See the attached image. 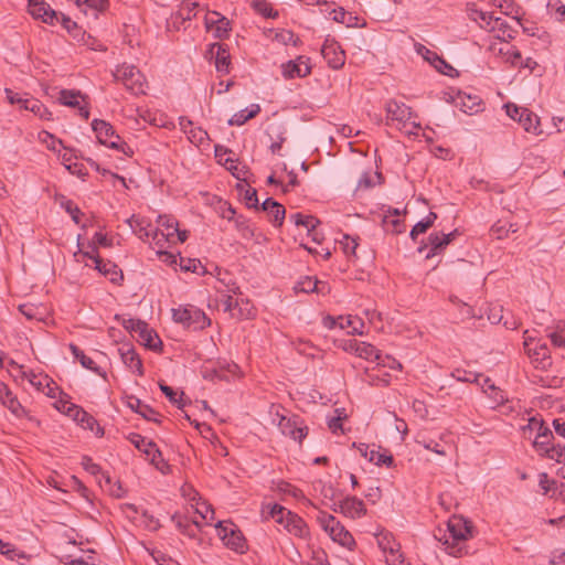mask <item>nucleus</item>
Returning a JSON list of instances; mask_svg holds the SVG:
<instances>
[{
	"instance_id": "obj_27",
	"label": "nucleus",
	"mask_w": 565,
	"mask_h": 565,
	"mask_svg": "<svg viewBox=\"0 0 565 565\" xmlns=\"http://www.w3.org/2000/svg\"><path fill=\"white\" fill-rule=\"evenodd\" d=\"M70 350H71L72 354L74 355V358L76 360H78V362L82 364L83 367L90 370L98 375H102V376L104 375L100 367L97 366V364L94 362V360L90 359L89 356H87L77 345L71 343Z\"/></svg>"
},
{
	"instance_id": "obj_23",
	"label": "nucleus",
	"mask_w": 565,
	"mask_h": 565,
	"mask_svg": "<svg viewBox=\"0 0 565 565\" xmlns=\"http://www.w3.org/2000/svg\"><path fill=\"white\" fill-rule=\"evenodd\" d=\"M377 543L384 553H388L387 562H396L401 557L399 544L394 541L391 534H381L377 536Z\"/></svg>"
},
{
	"instance_id": "obj_53",
	"label": "nucleus",
	"mask_w": 565,
	"mask_h": 565,
	"mask_svg": "<svg viewBox=\"0 0 565 565\" xmlns=\"http://www.w3.org/2000/svg\"><path fill=\"white\" fill-rule=\"evenodd\" d=\"M340 244L342 246L343 252L347 255H355V250H356V247L359 245L358 242H356V238L351 237V236L344 234L343 235V239L340 241Z\"/></svg>"
},
{
	"instance_id": "obj_38",
	"label": "nucleus",
	"mask_w": 565,
	"mask_h": 565,
	"mask_svg": "<svg viewBox=\"0 0 565 565\" xmlns=\"http://www.w3.org/2000/svg\"><path fill=\"white\" fill-rule=\"evenodd\" d=\"M552 343L556 347H565V322H558L555 329L547 334Z\"/></svg>"
},
{
	"instance_id": "obj_50",
	"label": "nucleus",
	"mask_w": 565,
	"mask_h": 565,
	"mask_svg": "<svg viewBox=\"0 0 565 565\" xmlns=\"http://www.w3.org/2000/svg\"><path fill=\"white\" fill-rule=\"evenodd\" d=\"M415 50L430 65H433L435 63V61H437V58L439 56L436 52L429 50L428 47H426L425 45H423L420 43H416L415 44Z\"/></svg>"
},
{
	"instance_id": "obj_47",
	"label": "nucleus",
	"mask_w": 565,
	"mask_h": 565,
	"mask_svg": "<svg viewBox=\"0 0 565 565\" xmlns=\"http://www.w3.org/2000/svg\"><path fill=\"white\" fill-rule=\"evenodd\" d=\"M224 166L225 168L232 172V174L237 179V180H245L243 178V175H245L248 170L245 166H243L242 168L238 167L236 160H233L231 158H227L224 162Z\"/></svg>"
},
{
	"instance_id": "obj_30",
	"label": "nucleus",
	"mask_w": 565,
	"mask_h": 565,
	"mask_svg": "<svg viewBox=\"0 0 565 565\" xmlns=\"http://www.w3.org/2000/svg\"><path fill=\"white\" fill-rule=\"evenodd\" d=\"M79 99H84V96L79 90L62 89L60 92L58 100L62 105L77 108L81 105Z\"/></svg>"
},
{
	"instance_id": "obj_32",
	"label": "nucleus",
	"mask_w": 565,
	"mask_h": 565,
	"mask_svg": "<svg viewBox=\"0 0 565 565\" xmlns=\"http://www.w3.org/2000/svg\"><path fill=\"white\" fill-rule=\"evenodd\" d=\"M159 387L172 404L177 405L178 408L183 409L185 406V402L183 401V392H181L180 396L178 397V393L171 386L161 382L159 383Z\"/></svg>"
},
{
	"instance_id": "obj_15",
	"label": "nucleus",
	"mask_w": 565,
	"mask_h": 565,
	"mask_svg": "<svg viewBox=\"0 0 565 565\" xmlns=\"http://www.w3.org/2000/svg\"><path fill=\"white\" fill-rule=\"evenodd\" d=\"M321 54L327 61L328 65L333 70H339L344 65L345 55L335 42L326 41L321 49Z\"/></svg>"
},
{
	"instance_id": "obj_55",
	"label": "nucleus",
	"mask_w": 565,
	"mask_h": 565,
	"mask_svg": "<svg viewBox=\"0 0 565 565\" xmlns=\"http://www.w3.org/2000/svg\"><path fill=\"white\" fill-rule=\"evenodd\" d=\"M244 201L248 209H258L257 191L254 188L244 190Z\"/></svg>"
},
{
	"instance_id": "obj_11",
	"label": "nucleus",
	"mask_w": 565,
	"mask_h": 565,
	"mask_svg": "<svg viewBox=\"0 0 565 565\" xmlns=\"http://www.w3.org/2000/svg\"><path fill=\"white\" fill-rule=\"evenodd\" d=\"M332 510L341 512L343 515L351 519H360L366 514V509L363 501L356 497H347L334 503Z\"/></svg>"
},
{
	"instance_id": "obj_18",
	"label": "nucleus",
	"mask_w": 565,
	"mask_h": 565,
	"mask_svg": "<svg viewBox=\"0 0 565 565\" xmlns=\"http://www.w3.org/2000/svg\"><path fill=\"white\" fill-rule=\"evenodd\" d=\"M94 257L95 268L105 277H108L111 282H119L124 279L122 271L118 268V266L115 263L110 260H105L100 256Z\"/></svg>"
},
{
	"instance_id": "obj_49",
	"label": "nucleus",
	"mask_w": 565,
	"mask_h": 565,
	"mask_svg": "<svg viewBox=\"0 0 565 565\" xmlns=\"http://www.w3.org/2000/svg\"><path fill=\"white\" fill-rule=\"evenodd\" d=\"M188 135H189L190 141L193 143H196V145H202L209 140L207 132L204 129H202L201 127H195V128L189 129Z\"/></svg>"
},
{
	"instance_id": "obj_54",
	"label": "nucleus",
	"mask_w": 565,
	"mask_h": 565,
	"mask_svg": "<svg viewBox=\"0 0 565 565\" xmlns=\"http://www.w3.org/2000/svg\"><path fill=\"white\" fill-rule=\"evenodd\" d=\"M128 440L140 451L145 454L147 444H154L152 440H147L143 436L137 433H131L128 436Z\"/></svg>"
},
{
	"instance_id": "obj_33",
	"label": "nucleus",
	"mask_w": 565,
	"mask_h": 565,
	"mask_svg": "<svg viewBox=\"0 0 565 565\" xmlns=\"http://www.w3.org/2000/svg\"><path fill=\"white\" fill-rule=\"evenodd\" d=\"M289 220L295 223L297 226H303L307 230L313 226H318L320 221L312 215H303L301 213H294L289 216Z\"/></svg>"
},
{
	"instance_id": "obj_60",
	"label": "nucleus",
	"mask_w": 565,
	"mask_h": 565,
	"mask_svg": "<svg viewBox=\"0 0 565 565\" xmlns=\"http://www.w3.org/2000/svg\"><path fill=\"white\" fill-rule=\"evenodd\" d=\"M83 3L96 12H103L108 8V0H84Z\"/></svg>"
},
{
	"instance_id": "obj_16",
	"label": "nucleus",
	"mask_w": 565,
	"mask_h": 565,
	"mask_svg": "<svg viewBox=\"0 0 565 565\" xmlns=\"http://www.w3.org/2000/svg\"><path fill=\"white\" fill-rule=\"evenodd\" d=\"M118 352L121 361L129 370L137 372L138 375H143L142 361L134 347L124 344L118 348Z\"/></svg>"
},
{
	"instance_id": "obj_24",
	"label": "nucleus",
	"mask_w": 565,
	"mask_h": 565,
	"mask_svg": "<svg viewBox=\"0 0 565 565\" xmlns=\"http://www.w3.org/2000/svg\"><path fill=\"white\" fill-rule=\"evenodd\" d=\"M141 326L138 330L137 334L145 347L151 350H157L162 345V342L157 334V332L152 329H149L148 323L143 321V323H139Z\"/></svg>"
},
{
	"instance_id": "obj_8",
	"label": "nucleus",
	"mask_w": 565,
	"mask_h": 565,
	"mask_svg": "<svg viewBox=\"0 0 565 565\" xmlns=\"http://www.w3.org/2000/svg\"><path fill=\"white\" fill-rule=\"evenodd\" d=\"M204 24L207 31H213L215 39L224 40L230 38L232 25L230 20L216 11H209L204 17Z\"/></svg>"
},
{
	"instance_id": "obj_35",
	"label": "nucleus",
	"mask_w": 565,
	"mask_h": 565,
	"mask_svg": "<svg viewBox=\"0 0 565 565\" xmlns=\"http://www.w3.org/2000/svg\"><path fill=\"white\" fill-rule=\"evenodd\" d=\"M364 326V322L359 318H353L351 316L343 318L339 317V327L340 329L352 328V333L362 334L361 330Z\"/></svg>"
},
{
	"instance_id": "obj_14",
	"label": "nucleus",
	"mask_w": 565,
	"mask_h": 565,
	"mask_svg": "<svg viewBox=\"0 0 565 565\" xmlns=\"http://www.w3.org/2000/svg\"><path fill=\"white\" fill-rule=\"evenodd\" d=\"M211 57L214 58L215 68L218 73L227 74L230 72L231 55L227 45L212 43L209 49Z\"/></svg>"
},
{
	"instance_id": "obj_2",
	"label": "nucleus",
	"mask_w": 565,
	"mask_h": 565,
	"mask_svg": "<svg viewBox=\"0 0 565 565\" xmlns=\"http://www.w3.org/2000/svg\"><path fill=\"white\" fill-rule=\"evenodd\" d=\"M172 319L174 322L192 330H203L211 324V320L205 312L192 305L173 308Z\"/></svg>"
},
{
	"instance_id": "obj_22",
	"label": "nucleus",
	"mask_w": 565,
	"mask_h": 565,
	"mask_svg": "<svg viewBox=\"0 0 565 565\" xmlns=\"http://www.w3.org/2000/svg\"><path fill=\"white\" fill-rule=\"evenodd\" d=\"M456 106L466 114H475L481 109V99L479 96H472L459 93L455 98Z\"/></svg>"
},
{
	"instance_id": "obj_29",
	"label": "nucleus",
	"mask_w": 565,
	"mask_h": 565,
	"mask_svg": "<svg viewBox=\"0 0 565 565\" xmlns=\"http://www.w3.org/2000/svg\"><path fill=\"white\" fill-rule=\"evenodd\" d=\"M159 223L167 230V233L156 231L153 238L157 239V244L160 242L159 236L162 239L169 241L174 235V231H178V222L173 218L160 216Z\"/></svg>"
},
{
	"instance_id": "obj_39",
	"label": "nucleus",
	"mask_w": 565,
	"mask_h": 565,
	"mask_svg": "<svg viewBox=\"0 0 565 565\" xmlns=\"http://www.w3.org/2000/svg\"><path fill=\"white\" fill-rule=\"evenodd\" d=\"M369 460L376 466L385 465L391 467L394 462L393 456L387 454V451L381 454L379 450L371 449Z\"/></svg>"
},
{
	"instance_id": "obj_37",
	"label": "nucleus",
	"mask_w": 565,
	"mask_h": 565,
	"mask_svg": "<svg viewBox=\"0 0 565 565\" xmlns=\"http://www.w3.org/2000/svg\"><path fill=\"white\" fill-rule=\"evenodd\" d=\"M333 20L343 23L347 26H356L359 18L353 15L351 12H347L343 8L333 10Z\"/></svg>"
},
{
	"instance_id": "obj_12",
	"label": "nucleus",
	"mask_w": 565,
	"mask_h": 565,
	"mask_svg": "<svg viewBox=\"0 0 565 565\" xmlns=\"http://www.w3.org/2000/svg\"><path fill=\"white\" fill-rule=\"evenodd\" d=\"M281 73L286 79L306 77L311 73L309 58L302 55L281 64Z\"/></svg>"
},
{
	"instance_id": "obj_64",
	"label": "nucleus",
	"mask_w": 565,
	"mask_h": 565,
	"mask_svg": "<svg viewBox=\"0 0 565 565\" xmlns=\"http://www.w3.org/2000/svg\"><path fill=\"white\" fill-rule=\"evenodd\" d=\"M308 565H330L323 551H313Z\"/></svg>"
},
{
	"instance_id": "obj_17",
	"label": "nucleus",
	"mask_w": 565,
	"mask_h": 565,
	"mask_svg": "<svg viewBox=\"0 0 565 565\" xmlns=\"http://www.w3.org/2000/svg\"><path fill=\"white\" fill-rule=\"evenodd\" d=\"M126 405L135 413L141 415L147 420L161 423L160 415L149 405L134 395L126 397Z\"/></svg>"
},
{
	"instance_id": "obj_36",
	"label": "nucleus",
	"mask_w": 565,
	"mask_h": 565,
	"mask_svg": "<svg viewBox=\"0 0 565 565\" xmlns=\"http://www.w3.org/2000/svg\"><path fill=\"white\" fill-rule=\"evenodd\" d=\"M177 526L181 531L182 534L194 539L196 536V531L199 527L198 522L191 523L186 518H178Z\"/></svg>"
},
{
	"instance_id": "obj_51",
	"label": "nucleus",
	"mask_w": 565,
	"mask_h": 565,
	"mask_svg": "<svg viewBox=\"0 0 565 565\" xmlns=\"http://www.w3.org/2000/svg\"><path fill=\"white\" fill-rule=\"evenodd\" d=\"M487 394L495 405H502L508 401L504 392L497 387L494 384H490L489 392Z\"/></svg>"
},
{
	"instance_id": "obj_40",
	"label": "nucleus",
	"mask_w": 565,
	"mask_h": 565,
	"mask_svg": "<svg viewBox=\"0 0 565 565\" xmlns=\"http://www.w3.org/2000/svg\"><path fill=\"white\" fill-rule=\"evenodd\" d=\"M252 7L255 9V11H257L258 13H260L262 15H264L265 18H276L278 17V12L275 11L270 3L266 0H254L252 2Z\"/></svg>"
},
{
	"instance_id": "obj_52",
	"label": "nucleus",
	"mask_w": 565,
	"mask_h": 565,
	"mask_svg": "<svg viewBox=\"0 0 565 565\" xmlns=\"http://www.w3.org/2000/svg\"><path fill=\"white\" fill-rule=\"evenodd\" d=\"M179 260L180 267L183 271L196 273L199 268H202L199 259L179 257Z\"/></svg>"
},
{
	"instance_id": "obj_56",
	"label": "nucleus",
	"mask_w": 565,
	"mask_h": 565,
	"mask_svg": "<svg viewBox=\"0 0 565 565\" xmlns=\"http://www.w3.org/2000/svg\"><path fill=\"white\" fill-rule=\"evenodd\" d=\"M276 39L284 44H292L295 46L298 45L299 38L291 31L282 30L281 32L276 34Z\"/></svg>"
},
{
	"instance_id": "obj_42",
	"label": "nucleus",
	"mask_w": 565,
	"mask_h": 565,
	"mask_svg": "<svg viewBox=\"0 0 565 565\" xmlns=\"http://www.w3.org/2000/svg\"><path fill=\"white\" fill-rule=\"evenodd\" d=\"M253 316V307L248 300L241 299L238 307L232 312V317L237 319H249Z\"/></svg>"
},
{
	"instance_id": "obj_61",
	"label": "nucleus",
	"mask_w": 565,
	"mask_h": 565,
	"mask_svg": "<svg viewBox=\"0 0 565 565\" xmlns=\"http://www.w3.org/2000/svg\"><path fill=\"white\" fill-rule=\"evenodd\" d=\"M317 280L306 277L303 280L298 282L297 289L303 292H313L317 290Z\"/></svg>"
},
{
	"instance_id": "obj_41",
	"label": "nucleus",
	"mask_w": 565,
	"mask_h": 565,
	"mask_svg": "<svg viewBox=\"0 0 565 565\" xmlns=\"http://www.w3.org/2000/svg\"><path fill=\"white\" fill-rule=\"evenodd\" d=\"M61 207L65 210L66 213H68L74 221L75 224H79V220L82 216V212L79 207L72 201L63 198V200L60 202Z\"/></svg>"
},
{
	"instance_id": "obj_62",
	"label": "nucleus",
	"mask_w": 565,
	"mask_h": 565,
	"mask_svg": "<svg viewBox=\"0 0 565 565\" xmlns=\"http://www.w3.org/2000/svg\"><path fill=\"white\" fill-rule=\"evenodd\" d=\"M23 109L29 110L35 115L40 110H44V105L39 99L29 96V98L25 99Z\"/></svg>"
},
{
	"instance_id": "obj_48",
	"label": "nucleus",
	"mask_w": 565,
	"mask_h": 565,
	"mask_svg": "<svg viewBox=\"0 0 565 565\" xmlns=\"http://www.w3.org/2000/svg\"><path fill=\"white\" fill-rule=\"evenodd\" d=\"M6 98L12 105H19L20 108H24L25 99L29 98L28 94H21L10 88L4 89Z\"/></svg>"
},
{
	"instance_id": "obj_34",
	"label": "nucleus",
	"mask_w": 565,
	"mask_h": 565,
	"mask_svg": "<svg viewBox=\"0 0 565 565\" xmlns=\"http://www.w3.org/2000/svg\"><path fill=\"white\" fill-rule=\"evenodd\" d=\"M428 245L430 248L426 254V258H430L440 253L445 248L444 242L441 239V233H430L428 236Z\"/></svg>"
},
{
	"instance_id": "obj_5",
	"label": "nucleus",
	"mask_w": 565,
	"mask_h": 565,
	"mask_svg": "<svg viewBox=\"0 0 565 565\" xmlns=\"http://www.w3.org/2000/svg\"><path fill=\"white\" fill-rule=\"evenodd\" d=\"M116 82H120L135 95L143 94L145 76L135 65L122 64L113 72Z\"/></svg>"
},
{
	"instance_id": "obj_25",
	"label": "nucleus",
	"mask_w": 565,
	"mask_h": 565,
	"mask_svg": "<svg viewBox=\"0 0 565 565\" xmlns=\"http://www.w3.org/2000/svg\"><path fill=\"white\" fill-rule=\"evenodd\" d=\"M145 455L149 457L150 462L161 472L167 473L169 471V465L162 458V454L156 444H147L145 448Z\"/></svg>"
},
{
	"instance_id": "obj_28",
	"label": "nucleus",
	"mask_w": 565,
	"mask_h": 565,
	"mask_svg": "<svg viewBox=\"0 0 565 565\" xmlns=\"http://www.w3.org/2000/svg\"><path fill=\"white\" fill-rule=\"evenodd\" d=\"M518 121L522 125L525 131L533 132L534 135L542 134L539 117L529 109H526L524 116L518 117Z\"/></svg>"
},
{
	"instance_id": "obj_31",
	"label": "nucleus",
	"mask_w": 565,
	"mask_h": 565,
	"mask_svg": "<svg viewBox=\"0 0 565 565\" xmlns=\"http://www.w3.org/2000/svg\"><path fill=\"white\" fill-rule=\"evenodd\" d=\"M0 554L4 555L8 559L11 561H28L30 558V556L26 555L23 551L15 548L13 544L3 542L2 540H0Z\"/></svg>"
},
{
	"instance_id": "obj_45",
	"label": "nucleus",
	"mask_w": 565,
	"mask_h": 565,
	"mask_svg": "<svg viewBox=\"0 0 565 565\" xmlns=\"http://www.w3.org/2000/svg\"><path fill=\"white\" fill-rule=\"evenodd\" d=\"M545 457L557 462H563V459L565 457V445H562L559 443L552 444L551 448H546Z\"/></svg>"
},
{
	"instance_id": "obj_10",
	"label": "nucleus",
	"mask_w": 565,
	"mask_h": 565,
	"mask_svg": "<svg viewBox=\"0 0 565 565\" xmlns=\"http://www.w3.org/2000/svg\"><path fill=\"white\" fill-rule=\"evenodd\" d=\"M66 415L72 417L83 428L95 431L96 436L102 437L104 435V429L97 420L81 406L75 404L67 405Z\"/></svg>"
},
{
	"instance_id": "obj_6",
	"label": "nucleus",
	"mask_w": 565,
	"mask_h": 565,
	"mask_svg": "<svg viewBox=\"0 0 565 565\" xmlns=\"http://www.w3.org/2000/svg\"><path fill=\"white\" fill-rule=\"evenodd\" d=\"M218 536L228 548L244 553L246 541L242 532L231 521H220L216 524Z\"/></svg>"
},
{
	"instance_id": "obj_20",
	"label": "nucleus",
	"mask_w": 565,
	"mask_h": 565,
	"mask_svg": "<svg viewBox=\"0 0 565 565\" xmlns=\"http://www.w3.org/2000/svg\"><path fill=\"white\" fill-rule=\"evenodd\" d=\"M0 395L2 404L17 417H22L25 414V409L22 407L17 397L8 390V387L0 384Z\"/></svg>"
},
{
	"instance_id": "obj_3",
	"label": "nucleus",
	"mask_w": 565,
	"mask_h": 565,
	"mask_svg": "<svg viewBox=\"0 0 565 565\" xmlns=\"http://www.w3.org/2000/svg\"><path fill=\"white\" fill-rule=\"evenodd\" d=\"M92 129L102 145L119 150L128 157L134 154L132 148L125 141L120 140V137L116 134L114 127L109 122L103 119H94L92 122Z\"/></svg>"
},
{
	"instance_id": "obj_13",
	"label": "nucleus",
	"mask_w": 565,
	"mask_h": 565,
	"mask_svg": "<svg viewBox=\"0 0 565 565\" xmlns=\"http://www.w3.org/2000/svg\"><path fill=\"white\" fill-rule=\"evenodd\" d=\"M30 12L43 22L54 25L60 21V14L43 0H29Z\"/></svg>"
},
{
	"instance_id": "obj_63",
	"label": "nucleus",
	"mask_w": 565,
	"mask_h": 565,
	"mask_svg": "<svg viewBox=\"0 0 565 565\" xmlns=\"http://www.w3.org/2000/svg\"><path fill=\"white\" fill-rule=\"evenodd\" d=\"M553 437H545V438H535L534 440V447L543 455L546 456V448H551V445L553 444L552 440Z\"/></svg>"
},
{
	"instance_id": "obj_58",
	"label": "nucleus",
	"mask_w": 565,
	"mask_h": 565,
	"mask_svg": "<svg viewBox=\"0 0 565 565\" xmlns=\"http://www.w3.org/2000/svg\"><path fill=\"white\" fill-rule=\"evenodd\" d=\"M233 221L235 223L236 228L244 236L253 235V231L250 230L248 222L244 216H242V215L235 216V218Z\"/></svg>"
},
{
	"instance_id": "obj_26",
	"label": "nucleus",
	"mask_w": 565,
	"mask_h": 565,
	"mask_svg": "<svg viewBox=\"0 0 565 565\" xmlns=\"http://www.w3.org/2000/svg\"><path fill=\"white\" fill-rule=\"evenodd\" d=\"M259 111H260V106L258 104H252L249 109H243V110L235 113L228 119V125L230 126H242L247 120L257 116L259 114Z\"/></svg>"
},
{
	"instance_id": "obj_19",
	"label": "nucleus",
	"mask_w": 565,
	"mask_h": 565,
	"mask_svg": "<svg viewBox=\"0 0 565 565\" xmlns=\"http://www.w3.org/2000/svg\"><path fill=\"white\" fill-rule=\"evenodd\" d=\"M285 529L292 535L306 539L309 535L307 523L296 513H287Z\"/></svg>"
},
{
	"instance_id": "obj_46",
	"label": "nucleus",
	"mask_w": 565,
	"mask_h": 565,
	"mask_svg": "<svg viewBox=\"0 0 565 565\" xmlns=\"http://www.w3.org/2000/svg\"><path fill=\"white\" fill-rule=\"evenodd\" d=\"M452 376L460 382L479 383V377H481V374L456 369L452 372Z\"/></svg>"
},
{
	"instance_id": "obj_44",
	"label": "nucleus",
	"mask_w": 565,
	"mask_h": 565,
	"mask_svg": "<svg viewBox=\"0 0 565 565\" xmlns=\"http://www.w3.org/2000/svg\"><path fill=\"white\" fill-rule=\"evenodd\" d=\"M287 513H292L291 511L287 510L285 507L280 504H273L269 510V515L279 524H282L285 526V523L287 521Z\"/></svg>"
},
{
	"instance_id": "obj_57",
	"label": "nucleus",
	"mask_w": 565,
	"mask_h": 565,
	"mask_svg": "<svg viewBox=\"0 0 565 565\" xmlns=\"http://www.w3.org/2000/svg\"><path fill=\"white\" fill-rule=\"evenodd\" d=\"M23 375L28 377L29 382L35 386L39 391H43V386L49 382V377H39L32 371L29 373L24 372Z\"/></svg>"
},
{
	"instance_id": "obj_7",
	"label": "nucleus",
	"mask_w": 565,
	"mask_h": 565,
	"mask_svg": "<svg viewBox=\"0 0 565 565\" xmlns=\"http://www.w3.org/2000/svg\"><path fill=\"white\" fill-rule=\"evenodd\" d=\"M385 110L386 125L395 122L399 129L404 128L413 117H416L409 106L396 99L387 100L385 104Z\"/></svg>"
},
{
	"instance_id": "obj_9",
	"label": "nucleus",
	"mask_w": 565,
	"mask_h": 565,
	"mask_svg": "<svg viewBox=\"0 0 565 565\" xmlns=\"http://www.w3.org/2000/svg\"><path fill=\"white\" fill-rule=\"evenodd\" d=\"M278 427L285 436L299 443H301L308 434V427L305 426L302 420L296 415L290 417L281 416Z\"/></svg>"
},
{
	"instance_id": "obj_4",
	"label": "nucleus",
	"mask_w": 565,
	"mask_h": 565,
	"mask_svg": "<svg viewBox=\"0 0 565 565\" xmlns=\"http://www.w3.org/2000/svg\"><path fill=\"white\" fill-rule=\"evenodd\" d=\"M317 520L329 536L344 547L351 548L355 541L351 533L331 514L320 512Z\"/></svg>"
},
{
	"instance_id": "obj_21",
	"label": "nucleus",
	"mask_w": 565,
	"mask_h": 565,
	"mask_svg": "<svg viewBox=\"0 0 565 565\" xmlns=\"http://www.w3.org/2000/svg\"><path fill=\"white\" fill-rule=\"evenodd\" d=\"M356 345L358 352L356 356L364 359L366 361H375L377 364H382L385 366V360L382 353L371 343L362 342L354 343Z\"/></svg>"
},
{
	"instance_id": "obj_1",
	"label": "nucleus",
	"mask_w": 565,
	"mask_h": 565,
	"mask_svg": "<svg viewBox=\"0 0 565 565\" xmlns=\"http://www.w3.org/2000/svg\"><path fill=\"white\" fill-rule=\"evenodd\" d=\"M447 526L449 535L444 543L446 552L456 557L467 554L465 542L471 536V523L462 516L454 515Z\"/></svg>"
},
{
	"instance_id": "obj_59",
	"label": "nucleus",
	"mask_w": 565,
	"mask_h": 565,
	"mask_svg": "<svg viewBox=\"0 0 565 565\" xmlns=\"http://www.w3.org/2000/svg\"><path fill=\"white\" fill-rule=\"evenodd\" d=\"M90 245L103 246V247H111L113 246V239L108 238L106 234L102 232H96L93 236Z\"/></svg>"
},
{
	"instance_id": "obj_43",
	"label": "nucleus",
	"mask_w": 565,
	"mask_h": 565,
	"mask_svg": "<svg viewBox=\"0 0 565 565\" xmlns=\"http://www.w3.org/2000/svg\"><path fill=\"white\" fill-rule=\"evenodd\" d=\"M267 214L269 216L270 222L275 226H281L285 220L286 210L280 203H277L276 207L269 209L267 211Z\"/></svg>"
}]
</instances>
